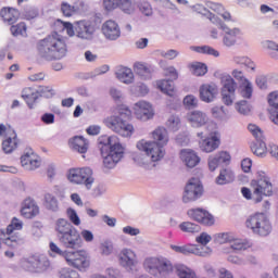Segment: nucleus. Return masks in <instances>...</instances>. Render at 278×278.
Instances as JSON below:
<instances>
[{"instance_id":"1","label":"nucleus","mask_w":278,"mask_h":278,"mask_svg":"<svg viewBox=\"0 0 278 278\" xmlns=\"http://www.w3.org/2000/svg\"><path fill=\"white\" fill-rule=\"evenodd\" d=\"M54 231L60 244L65 249H79L81 247V238L85 242H92L94 240L92 231L84 229L79 235L77 228L65 218L56 219Z\"/></svg>"},{"instance_id":"2","label":"nucleus","mask_w":278,"mask_h":278,"mask_svg":"<svg viewBox=\"0 0 278 278\" xmlns=\"http://www.w3.org/2000/svg\"><path fill=\"white\" fill-rule=\"evenodd\" d=\"M154 141L144 139L137 142V149L143 151L147 156V162H160L165 155L164 147L168 144V130L164 127H159L152 132Z\"/></svg>"},{"instance_id":"3","label":"nucleus","mask_w":278,"mask_h":278,"mask_svg":"<svg viewBox=\"0 0 278 278\" xmlns=\"http://www.w3.org/2000/svg\"><path fill=\"white\" fill-rule=\"evenodd\" d=\"M37 51L39 58L47 62L62 60L66 58V42L62 35L54 31L37 42Z\"/></svg>"},{"instance_id":"4","label":"nucleus","mask_w":278,"mask_h":278,"mask_svg":"<svg viewBox=\"0 0 278 278\" xmlns=\"http://www.w3.org/2000/svg\"><path fill=\"white\" fill-rule=\"evenodd\" d=\"M99 144L102 146L100 151L104 168H115L116 164H118V162H121L125 155V147L121 144L118 137L102 136L99 138Z\"/></svg>"},{"instance_id":"5","label":"nucleus","mask_w":278,"mask_h":278,"mask_svg":"<svg viewBox=\"0 0 278 278\" xmlns=\"http://www.w3.org/2000/svg\"><path fill=\"white\" fill-rule=\"evenodd\" d=\"M56 23L58 25H62L63 29H66L70 36H76L77 38H80V40H86L87 42H91V40H94L97 27H94V24H92L91 22H77L75 29L73 28V24L68 22H62L58 20Z\"/></svg>"},{"instance_id":"6","label":"nucleus","mask_w":278,"mask_h":278,"mask_svg":"<svg viewBox=\"0 0 278 278\" xmlns=\"http://www.w3.org/2000/svg\"><path fill=\"white\" fill-rule=\"evenodd\" d=\"M245 227L251 229V231L256 236H261L263 238L269 236L270 231H273L270 220H268V217L264 213H256L250 216L245 222Z\"/></svg>"},{"instance_id":"7","label":"nucleus","mask_w":278,"mask_h":278,"mask_svg":"<svg viewBox=\"0 0 278 278\" xmlns=\"http://www.w3.org/2000/svg\"><path fill=\"white\" fill-rule=\"evenodd\" d=\"M251 186L253 188L254 203H262L263 197H273V182L264 172L258 174L256 180L251 181Z\"/></svg>"},{"instance_id":"8","label":"nucleus","mask_w":278,"mask_h":278,"mask_svg":"<svg viewBox=\"0 0 278 278\" xmlns=\"http://www.w3.org/2000/svg\"><path fill=\"white\" fill-rule=\"evenodd\" d=\"M104 125L111 129V131L118 134V136H122L123 138H131V136H134V125L127 123L123 117H106L104 119Z\"/></svg>"},{"instance_id":"9","label":"nucleus","mask_w":278,"mask_h":278,"mask_svg":"<svg viewBox=\"0 0 278 278\" xmlns=\"http://www.w3.org/2000/svg\"><path fill=\"white\" fill-rule=\"evenodd\" d=\"M23 229V222L14 217L11 224L7 227V238L4 239V244L11 249H18L25 244V238L18 233H13L14 230L21 231ZM13 233V235H12Z\"/></svg>"},{"instance_id":"10","label":"nucleus","mask_w":278,"mask_h":278,"mask_svg":"<svg viewBox=\"0 0 278 278\" xmlns=\"http://www.w3.org/2000/svg\"><path fill=\"white\" fill-rule=\"evenodd\" d=\"M49 266H51V263L45 255L29 256L22 262V267L24 270L33 274L46 273V270L49 269Z\"/></svg>"},{"instance_id":"11","label":"nucleus","mask_w":278,"mask_h":278,"mask_svg":"<svg viewBox=\"0 0 278 278\" xmlns=\"http://www.w3.org/2000/svg\"><path fill=\"white\" fill-rule=\"evenodd\" d=\"M237 89L238 83H236V79L231 75L222 77V101L225 105H233Z\"/></svg>"},{"instance_id":"12","label":"nucleus","mask_w":278,"mask_h":278,"mask_svg":"<svg viewBox=\"0 0 278 278\" xmlns=\"http://www.w3.org/2000/svg\"><path fill=\"white\" fill-rule=\"evenodd\" d=\"M248 129L256 140V142L251 146L252 153L257 157H266L267 148L266 142L264 141V132L262 131V128L255 124H250Z\"/></svg>"},{"instance_id":"13","label":"nucleus","mask_w":278,"mask_h":278,"mask_svg":"<svg viewBox=\"0 0 278 278\" xmlns=\"http://www.w3.org/2000/svg\"><path fill=\"white\" fill-rule=\"evenodd\" d=\"M203 197V185L199 178H191L185 187L182 195L184 203H190V201H197Z\"/></svg>"},{"instance_id":"14","label":"nucleus","mask_w":278,"mask_h":278,"mask_svg":"<svg viewBox=\"0 0 278 278\" xmlns=\"http://www.w3.org/2000/svg\"><path fill=\"white\" fill-rule=\"evenodd\" d=\"M65 262H67L68 266H73L78 270H86V268L90 266V258H88V254H86V251L67 253Z\"/></svg>"},{"instance_id":"15","label":"nucleus","mask_w":278,"mask_h":278,"mask_svg":"<svg viewBox=\"0 0 278 278\" xmlns=\"http://www.w3.org/2000/svg\"><path fill=\"white\" fill-rule=\"evenodd\" d=\"M170 249L175 251V253H180L181 255H198L199 257H207L211 255V248H198L192 244L185 245H170Z\"/></svg>"},{"instance_id":"16","label":"nucleus","mask_w":278,"mask_h":278,"mask_svg":"<svg viewBox=\"0 0 278 278\" xmlns=\"http://www.w3.org/2000/svg\"><path fill=\"white\" fill-rule=\"evenodd\" d=\"M134 110L136 118H138V121H142L143 123H147V121H151V118L155 116V112H153V106L147 101H139L135 103Z\"/></svg>"},{"instance_id":"17","label":"nucleus","mask_w":278,"mask_h":278,"mask_svg":"<svg viewBox=\"0 0 278 278\" xmlns=\"http://www.w3.org/2000/svg\"><path fill=\"white\" fill-rule=\"evenodd\" d=\"M187 214L189 218L197 220V223H201V225H206L207 227L214 225V216L203 208H191Z\"/></svg>"},{"instance_id":"18","label":"nucleus","mask_w":278,"mask_h":278,"mask_svg":"<svg viewBox=\"0 0 278 278\" xmlns=\"http://www.w3.org/2000/svg\"><path fill=\"white\" fill-rule=\"evenodd\" d=\"M186 118L191 127H194L195 129H199L200 127H205V125H207V123L210 122V117L207 116V114L199 110L187 113Z\"/></svg>"},{"instance_id":"19","label":"nucleus","mask_w":278,"mask_h":278,"mask_svg":"<svg viewBox=\"0 0 278 278\" xmlns=\"http://www.w3.org/2000/svg\"><path fill=\"white\" fill-rule=\"evenodd\" d=\"M119 264L126 270H134L138 266V256L135 251L124 249L119 254Z\"/></svg>"},{"instance_id":"20","label":"nucleus","mask_w":278,"mask_h":278,"mask_svg":"<svg viewBox=\"0 0 278 278\" xmlns=\"http://www.w3.org/2000/svg\"><path fill=\"white\" fill-rule=\"evenodd\" d=\"M215 25L225 31L223 40L224 45L226 47H233V45H236L237 36H240V28H229L225 23H223L222 18H219V22L215 23Z\"/></svg>"},{"instance_id":"21","label":"nucleus","mask_w":278,"mask_h":278,"mask_svg":"<svg viewBox=\"0 0 278 278\" xmlns=\"http://www.w3.org/2000/svg\"><path fill=\"white\" fill-rule=\"evenodd\" d=\"M21 164L25 170H36L40 168V156L34 150H28L22 155Z\"/></svg>"},{"instance_id":"22","label":"nucleus","mask_w":278,"mask_h":278,"mask_svg":"<svg viewBox=\"0 0 278 278\" xmlns=\"http://www.w3.org/2000/svg\"><path fill=\"white\" fill-rule=\"evenodd\" d=\"M199 92L201 101L212 103L218 97V87L215 84H205L200 87Z\"/></svg>"},{"instance_id":"23","label":"nucleus","mask_w":278,"mask_h":278,"mask_svg":"<svg viewBox=\"0 0 278 278\" xmlns=\"http://www.w3.org/2000/svg\"><path fill=\"white\" fill-rule=\"evenodd\" d=\"M102 34L106 40H118L121 38V27L115 21L109 20L102 25Z\"/></svg>"},{"instance_id":"24","label":"nucleus","mask_w":278,"mask_h":278,"mask_svg":"<svg viewBox=\"0 0 278 278\" xmlns=\"http://www.w3.org/2000/svg\"><path fill=\"white\" fill-rule=\"evenodd\" d=\"M18 149V137L16 136V131L9 130L5 139L2 141V151L3 153L10 154L13 151Z\"/></svg>"},{"instance_id":"25","label":"nucleus","mask_w":278,"mask_h":278,"mask_svg":"<svg viewBox=\"0 0 278 278\" xmlns=\"http://www.w3.org/2000/svg\"><path fill=\"white\" fill-rule=\"evenodd\" d=\"M180 160L184 162L187 168H194L200 162L201 157L193 150L187 149L180 151Z\"/></svg>"},{"instance_id":"26","label":"nucleus","mask_w":278,"mask_h":278,"mask_svg":"<svg viewBox=\"0 0 278 278\" xmlns=\"http://www.w3.org/2000/svg\"><path fill=\"white\" fill-rule=\"evenodd\" d=\"M40 213V208L36 205V201L28 198L23 202L21 214L24 218H34V216H38Z\"/></svg>"},{"instance_id":"27","label":"nucleus","mask_w":278,"mask_h":278,"mask_svg":"<svg viewBox=\"0 0 278 278\" xmlns=\"http://www.w3.org/2000/svg\"><path fill=\"white\" fill-rule=\"evenodd\" d=\"M219 147L220 138H218V136L216 135H213L200 141V149L204 153H213V151H216V149H218Z\"/></svg>"},{"instance_id":"28","label":"nucleus","mask_w":278,"mask_h":278,"mask_svg":"<svg viewBox=\"0 0 278 278\" xmlns=\"http://www.w3.org/2000/svg\"><path fill=\"white\" fill-rule=\"evenodd\" d=\"M233 181H236V174L231 168L220 169L219 175L215 179L217 186H227V184H233Z\"/></svg>"},{"instance_id":"29","label":"nucleus","mask_w":278,"mask_h":278,"mask_svg":"<svg viewBox=\"0 0 278 278\" xmlns=\"http://www.w3.org/2000/svg\"><path fill=\"white\" fill-rule=\"evenodd\" d=\"M162 264V260L156 257L146 258L143 263V268L153 277H160V266Z\"/></svg>"},{"instance_id":"30","label":"nucleus","mask_w":278,"mask_h":278,"mask_svg":"<svg viewBox=\"0 0 278 278\" xmlns=\"http://www.w3.org/2000/svg\"><path fill=\"white\" fill-rule=\"evenodd\" d=\"M70 144L73 149V151H77V153H87L88 152V147L90 143L86 138L83 136H76L73 139L70 140Z\"/></svg>"},{"instance_id":"31","label":"nucleus","mask_w":278,"mask_h":278,"mask_svg":"<svg viewBox=\"0 0 278 278\" xmlns=\"http://www.w3.org/2000/svg\"><path fill=\"white\" fill-rule=\"evenodd\" d=\"M0 16L4 23L8 25H14L18 21V10L12 8H2L0 11Z\"/></svg>"},{"instance_id":"32","label":"nucleus","mask_w":278,"mask_h":278,"mask_svg":"<svg viewBox=\"0 0 278 278\" xmlns=\"http://www.w3.org/2000/svg\"><path fill=\"white\" fill-rule=\"evenodd\" d=\"M84 1L76 2V5H71L68 2L61 3V12L64 16H73V14L79 12V10H84Z\"/></svg>"},{"instance_id":"33","label":"nucleus","mask_w":278,"mask_h":278,"mask_svg":"<svg viewBox=\"0 0 278 278\" xmlns=\"http://www.w3.org/2000/svg\"><path fill=\"white\" fill-rule=\"evenodd\" d=\"M115 75L122 84H134V72L129 67H119Z\"/></svg>"},{"instance_id":"34","label":"nucleus","mask_w":278,"mask_h":278,"mask_svg":"<svg viewBox=\"0 0 278 278\" xmlns=\"http://www.w3.org/2000/svg\"><path fill=\"white\" fill-rule=\"evenodd\" d=\"M22 99H24V101H26L29 110H34V103H36V101H38L39 96L36 92V90H34L33 88H25L22 91Z\"/></svg>"},{"instance_id":"35","label":"nucleus","mask_w":278,"mask_h":278,"mask_svg":"<svg viewBox=\"0 0 278 278\" xmlns=\"http://www.w3.org/2000/svg\"><path fill=\"white\" fill-rule=\"evenodd\" d=\"M191 8L193 12H198V14H202L203 16H206V18H208V21H211L213 25H215V23H220V17L210 12V10H207V8L203 7L202 4H194Z\"/></svg>"},{"instance_id":"36","label":"nucleus","mask_w":278,"mask_h":278,"mask_svg":"<svg viewBox=\"0 0 278 278\" xmlns=\"http://www.w3.org/2000/svg\"><path fill=\"white\" fill-rule=\"evenodd\" d=\"M134 71L141 79H151V74L153 73L151 66L144 63H135Z\"/></svg>"},{"instance_id":"37","label":"nucleus","mask_w":278,"mask_h":278,"mask_svg":"<svg viewBox=\"0 0 278 278\" xmlns=\"http://www.w3.org/2000/svg\"><path fill=\"white\" fill-rule=\"evenodd\" d=\"M80 170V177L83 179L84 186H86L87 190H90L92 188V185L94 184V177L92 176V168L90 167H81Z\"/></svg>"},{"instance_id":"38","label":"nucleus","mask_w":278,"mask_h":278,"mask_svg":"<svg viewBox=\"0 0 278 278\" xmlns=\"http://www.w3.org/2000/svg\"><path fill=\"white\" fill-rule=\"evenodd\" d=\"M43 205L46 210H49L50 212H60V202L58 201V198L51 193L45 194Z\"/></svg>"},{"instance_id":"39","label":"nucleus","mask_w":278,"mask_h":278,"mask_svg":"<svg viewBox=\"0 0 278 278\" xmlns=\"http://www.w3.org/2000/svg\"><path fill=\"white\" fill-rule=\"evenodd\" d=\"M156 86L159 90L167 94V97H175V83H173V80H159Z\"/></svg>"},{"instance_id":"40","label":"nucleus","mask_w":278,"mask_h":278,"mask_svg":"<svg viewBox=\"0 0 278 278\" xmlns=\"http://www.w3.org/2000/svg\"><path fill=\"white\" fill-rule=\"evenodd\" d=\"M137 5V0H119V10H122L124 14H136Z\"/></svg>"},{"instance_id":"41","label":"nucleus","mask_w":278,"mask_h":278,"mask_svg":"<svg viewBox=\"0 0 278 278\" xmlns=\"http://www.w3.org/2000/svg\"><path fill=\"white\" fill-rule=\"evenodd\" d=\"M235 64H239L242 66H245V68H249L252 71V73H255V68H257V65H255V62L251 60L249 56H233Z\"/></svg>"},{"instance_id":"42","label":"nucleus","mask_w":278,"mask_h":278,"mask_svg":"<svg viewBox=\"0 0 278 278\" xmlns=\"http://www.w3.org/2000/svg\"><path fill=\"white\" fill-rule=\"evenodd\" d=\"M176 274L179 278H197V273L184 264L176 265Z\"/></svg>"},{"instance_id":"43","label":"nucleus","mask_w":278,"mask_h":278,"mask_svg":"<svg viewBox=\"0 0 278 278\" xmlns=\"http://www.w3.org/2000/svg\"><path fill=\"white\" fill-rule=\"evenodd\" d=\"M180 231L184 233H199L201 231V226L192 223V222H182L179 224Z\"/></svg>"},{"instance_id":"44","label":"nucleus","mask_w":278,"mask_h":278,"mask_svg":"<svg viewBox=\"0 0 278 278\" xmlns=\"http://www.w3.org/2000/svg\"><path fill=\"white\" fill-rule=\"evenodd\" d=\"M137 8L143 16H153V7H151V2L147 0L137 1Z\"/></svg>"},{"instance_id":"45","label":"nucleus","mask_w":278,"mask_h":278,"mask_svg":"<svg viewBox=\"0 0 278 278\" xmlns=\"http://www.w3.org/2000/svg\"><path fill=\"white\" fill-rule=\"evenodd\" d=\"M173 273V263L168 260H161V265L159 266V277H166Z\"/></svg>"},{"instance_id":"46","label":"nucleus","mask_w":278,"mask_h":278,"mask_svg":"<svg viewBox=\"0 0 278 278\" xmlns=\"http://www.w3.org/2000/svg\"><path fill=\"white\" fill-rule=\"evenodd\" d=\"M240 88L243 99H251L253 97V83L251 80H245V83L240 85Z\"/></svg>"},{"instance_id":"47","label":"nucleus","mask_w":278,"mask_h":278,"mask_svg":"<svg viewBox=\"0 0 278 278\" xmlns=\"http://www.w3.org/2000/svg\"><path fill=\"white\" fill-rule=\"evenodd\" d=\"M67 179L68 181H71V184H84V179L81 178V172L79 168L70 169Z\"/></svg>"},{"instance_id":"48","label":"nucleus","mask_w":278,"mask_h":278,"mask_svg":"<svg viewBox=\"0 0 278 278\" xmlns=\"http://www.w3.org/2000/svg\"><path fill=\"white\" fill-rule=\"evenodd\" d=\"M192 51H195L197 53H205L206 55H214V58L220 55L216 49L210 46L192 47Z\"/></svg>"},{"instance_id":"49","label":"nucleus","mask_w":278,"mask_h":278,"mask_svg":"<svg viewBox=\"0 0 278 278\" xmlns=\"http://www.w3.org/2000/svg\"><path fill=\"white\" fill-rule=\"evenodd\" d=\"M190 71L195 77H203L207 73V66L202 63H195L190 66Z\"/></svg>"},{"instance_id":"50","label":"nucleus","mask_w":278,"mask_h":278,"mask_svg":"<svg viewBox=\"0 0 278 278\" xmlns=\"http://www.w3.org/2000/svg\"><path fill=\"white\" fill-rule=\"evenodd\" d=\"M101 255H112L114 253V243L112 240L106 239L100 244Z\"/></svg>"},{"instance_id":"51","label":"nucleus","mask_w":278,"mask_h":278,"mask_svg":"<svg viewBox=\"0 0 278 278\" xmlns=\"http://www.w3.org/2000/svg\"><path fill=\"white\" fill-rule=\"evenodd\" d=\"M166 125L172 131H178L179 127H181V119L177 115H172L167 119Z\"/></svg>"},{"instance_id":"52","label":"nucleus","mask_w":278,"mask_h":278,"mask_svg":"<svg viewBox=\"0 0 278 278\" xmlns=\"http://www.w3.org/2000/svg\"><path fill=\"white\" fill-rule=\"evenodd\" d=\"M182 103L188 110H194V108H199V99H197V97L193 94L186 96Z\"/></svg>"},{"instance_id":"53","label":"nucleus","mask_w":278,"mask_h":278,"mask_svg":"<svg viewBox=\"0 0 278 278\" xmlns=\"http://www.w3.org/2000/svg\"><path fill=\"white\" fill-rule=\"evenodd\" d=\"M195 242L201 244V249H208L207 244L212 242V236H210L207 232H201L200 236L195 238Z\"/></svg>"},{"instance_id":"54","label":"nucleus","mask_w":278,"mask_h":278,"mask_svg":"<svg viewBox=\"0 0 278 278\" xmlns=\"http://www.w3.org/2000/svg\"><path fill=\"white\" fill-rule=\"evenodd\" d=\"M102 5L105 12H114L116 8H121V0H103Z\"/></svg>"},{"instance_id":"55","label":"nucleus","mask_w":278,"mask_h":278,"mask_svg":"<svg viewBox=\"0 0 278 278\" xmlns=\"http://www.w3.org/2000/svg\"><path fill=\"white\" fill-rule=\"evenodd\" d=\"M67 218H70L71 223L75 225L76 227H79L81 225V219H79V215H77V211L75 208H67L66 210Z\"/></svg>"},{"instance_id":"56","label":"nucleus","mask_w":278,"mask_h":278,"mask_svg":"<svg viewBox=\"0 0 278 278\" xmlns=\"http://www.w3.org/2000/svg\"><path fill=\"white\" fill-rule=\"evenodd\" d=\"M232 79H236L240 85L249 81V78L244 76V72L242 70L235 68L231 72Z\"/></svg>"},{"instance_id":"57","label":"nucleus","mask_w":278,"mask_h":278,"mask_svg":"<svg viewBox=\"0 0 278 278\" xmlns=\"http://www.w3.org/2000/svg\"><path fill=\"white\" fill-rule=\"evenodd\" d=\"M255 84L260 90H268V77L265 75L256 76Z\"/></svg>"},{"instance_id":"58","label":"nucleus","mask_w":278,"mask_h":278,"mask_svg":"<svg viewBox=\"0 0 278 278\" xmlns=\"http://www.w3.org/2000/svg\"><path fill=\"white\" fill-rule=\"evenodd\" d=\"M214 241L217 244H227V242H231V236L227 232L217 233L214 236Z\"/></svg>"},{"instance_id":"59","label":"nucleus","mask_w":278,"mask_h":278,"mask_svg":"<svg viewBox=\"0 0 278 278\" xmlns=\"http://www.w3.org/2000/svg\"><path fill=\"white\" fill-rule=\"evenodd\" d=\"M35 92L38 94V97H53V89L51 87L40 86L37 90H35Z\"/></svg>"},{"instance_id":"60","label":"nucleus","mask_w":278,"mask_h":278,"mask_svg":"<svg viewBox=\"0 0 278 278\" xmlns=\"http://www.w3.org/2000/svg\"><path fill=\"white\" fill-rule=\"evenodd\" d=\"M11 31L13 36H23V34L27 31V25H25V23H20L15 26H12Z\"/></svg>"},{"instance_id":"61","label":"nucleus","mask_w":278,"mask_h":278,"mask_svg":"<svg viewBox=\"0 0 278 278\" xmlns=\"http://www.w3.org/2000/svg\"><path fill=\"white\" fill-rule=\"evenodd\" d=\"M237 110L239 114H249L251 112V108L249 106V102L247 100H241L237 103Z\"/></svg>"},{"instance_id":"62","label":"nucleus","mask_w":278,"mask_h":278,"mask_svg":"<svg viewBox=\"0 0 278 278\" xmlns=\"http://www.w3.org/2000/svg\"><path fill=\"white\" fill-rule=\"evenodd\" d=\"M205 5L206 8H208V10H213V12H216L217 14H222V12H225V7H223V4L220 3L207 1L205 2Z\"/></svg>"},{"instance_id":"63","label":"nucleus","mask_w":278,"mask_h":278,"mask_svg":"<svg viewBox=\"0 0 278 278\" xmlns=\"http://www.w3.org/2000/svg\"><path fill=\"white\" fill-rule=\"evenodd\" d=\"M268 103L270 108H278V91H273L268 94Z\"/></svg>"},{"instance_id":"64","label":"nucleus","mask_w":278,"mask_h":278,"mask_svg":"<svg viewBox=\"0 0 278 278\" xmlns=\"http://www.w3.org/2000/svg\"><path fill=\"white\" fill-rule=\"evenodd\" d=\"M61 278H79V273L73 269H64L61 273Z\"/></svg>"}]
</instances>
